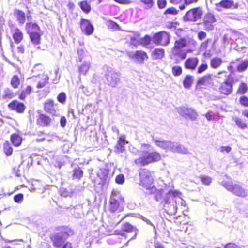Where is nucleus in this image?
<instances>
[{
  "label": "nucleus",
  "instance_id": "obj_29",
  "mask_svg": "<svg viewBox=\"0 0 248 248\" xmlns=\"http://www.w3.org/2000/svg\"><path fill=\"white\" fill-rule=\"evenodd\" d=\"M10 140L14 146L18 147L21 144L22 138L19 134L14 133L11 135Z\"/></svg>",
  "mask_w": 248,
  "mask_h": 248
},
{
  "label": "nucleus",
  "instance_id": "obj_47",
  "mask_svg": "<svg viewBox=\"0 0 248 248\" xmlns=\"http://www.w3.org/2000/svg\"><path fill=\"white\" fill-rule=\"evenodd\" d=\"M42 81H40L38 82V84L37 85V87L38 88H43L48 82L49 79V77L46 75H43L42 76Z\"/></svg>",
  "mask_w": 248,
  "mask_h": 248
},
{
  "label": "nucleus",
  "instance_id": "obj_37",
  "mask_svg": "<svg viewBox=\"0 0 248 248\" xmlns=\"http://www.w3.org/2000/svg\"><path fill=\"white\" fill-rule=\"evenodd\" d=\"M3 151L8 156H10L13 153V148L8 141H6L3 144Z\"/></svg>",
  "mask_w": 248,
  "mask_h": 248
},
{
  "label": "nucleus",
  "instance_id": "obj_2",
  "mask_svg": "<svg viewBox=\"0 0 248 248\" xmlns=\"http://www.w3.org/2000/svg\"><path fill=\"white\" fill-rule=\"evenodd\" d=\"M73 234V231L68 228H64L60 232L53 234L51 239L54 247L60 248L68 237Z\"/></svg>",
  "mask_w": 248,
  "mask_h": 248
},
{
  "label": "nucleus",
  "instance_id": "obj_23",
  "mask_svg": "<svg viewBox=\"0 0 248 248\" xmlns=\"http://www.w3.org/2000/svg\"><path fill=\"white\" fill-rule=\"evenodd\" d=\"M30 34L31 41L37 49H40L39 46L40 43L41 35L37 32L31 31L28 33Z\"/></svg>",
  "mask_w": 248,
  "mask_h": 248
},
{
  "label": "nucleus",
  "instance_id": "obj_53",
  "mask_svg": "<svg viewBox=\"0 0 248 248\" xmlns=\"http://www.w3.org/2000/svg\"><path fill=\"white\" fill-rule=\"evenodd\" d=\"M83 175V171L79 168L74 170L73 177L75 178L80 179Z\"/></svg>",
  "mask_w": 248,
  "mask_h": 248
},
{
  "label": "nucleus",
  "instance_id": "obj_7",
  "mask_svg": "<svg viewBox=\"0 0 248 248\" xmlns=\"http://www.w3.org/2000/svg\"><path fill=\"white\" fill-rule=\"evenodd\" d=\"M222 185L227 190L236 196L243 197L247 196L246 191L239 185H233L231 182H224L222 183Z\"/></svg>",
  "mask_w": 248,
  "mask_h": 248
},
{
  "label": "nucleus",
  "instance_id": "obj_11",
  "mask_svg": "<svg viewBox=\"0 0 248 248\" xmlns=\"http://www.w3.org/2000/svg\"><path fill=\"white\" fill-rule=\"evenodd\" d=\"M178 113L184 117L194 120L198 116L197 112L192 108H188L184 107L177 108Z\"/></svg>",
  "mask_w": 248,
  "mask_h": 248
},
{
  "label": "nucleus",
  "instance_id": "obj_55",
  "mask_svg": "<svg viewBox=\"0 0 248 248\" xmlns=\"http://www.w3.org/2000/svg\"><path fill=\"white\" fill-rule=\"evenodd\" d=\"M53 140L54 143H58L59 142H64L66 141V140L63 137H60L55 135H53Z\"/></svg>",
  "mask_w": 248,
  "mask_h": 248
},
{
  "label": "nucleus",
  "instance_id": "obj_6",
  "mask_svg": "<svg viewBox=\"0 0 248 248\" xmlns=\"http://www.w3.org/2000/svg\"><path fill=\"white\" fill-rule=\"evenodd\" d=\"M105 68L106 73L105 76L107 84L112 87H116L120 83V74L110 67Z\"/></svg>",
  "mask_w": 248,
  "mask_h": 248
},
{
  "label": "nucleus",
  "instance_id": "obj_3",
  "mask_svg": "<svg viewBox=\"0 0 248 248\" xmlns=\"http://www.w3.org/2000/svg\"><path fill=\"white\" fill-rule=\"evenodd\" d=\"M140 185L146 189H150L151 192L155 190V187L153 185V177L151 171L145 169L140 171Z\"/></svg>",
  "mask_w": 248,
  "mask_h": 248
},
{
  "label": "nucleus",
  "instance_id": "obj_52",
  "mask_svg": "<svg viewBox=\"0 0 248 248\" xmlns=\"http://www.w3.org/2000/svg\"><path fill=\"white\" fill-rule=\"evenodd\" d=\"M172 73L174 76H179L182 73V68L179 66H174L172 68Z\"/></svg>",
  "mask_w": 248,
  "mask_h": 248
},
{
  "label": "nucleus",
  "instance_id": "obj_46",
  "mask_svg": "<svg viewBox=\"0 0 248 248\" xmlns=\"http://www.w3.org/2000/svg\"><path fill=\"white\" fill-rule=\"evenodd\" d=\"M248 90L247 85L245 83H241L238 87L237 93L243 94L245 93Z\"/></svg>",
  "mask_w": 248,
  "mask_h": 248
},
{
  "label": "nucleus",
  "instance_id": "obj_63",
  "mask_svg": "<svg viewBox=\"0 0 248 248\" xmlns=\"http://www.w3.org/2000/svg\"><path fill=\"white\" fill-rule=\"evenodd\" d=\"M72 195V192L71 190L64 189L61 191V195L64 197L71 196Z\"/></svg>",
  "mask_w": 248,
  "mask_h": 248
},
{
  "label": "nucleus",
  "instance_id": "obj_38",
  "mask_svg": "<svg viewBox=\"0 0 248 248\" xmlns=\"http://www.w3.org/2000/svg\"><path fill=\"white\" fill-rule=\"evenodd\" d=\"M233 120L235 122L236 125L239 128L242 129H244L247 128V125L246 123L241 119L237 117H234L233 118Z\"/></svg>",
  "mask_w": 248,
  "mask_h": 248
},
{
  "label": "nucleus",
  "instance_id": "obj_49",
  "mask_svg": "<svg viewBox=\"0 0 248 248\" xmlns=\"http://www.w3.org/2000/svg\"><path fill=\"white\" fill-rule=\"evenodd\" d=\"M151 38L148 35H146L143 38H140V45L147 46L150 43Z\"/></svg>",
  "mask_w": 248,
  "mask_h": 248
},
{
  "label": "nucleus",
  "instance_id": "obj_51",
  "mask_svg": "<svg viewBox=\"0 0 248 248\" xmlns=\"http://www.w3.org/2000/svg\"><path fill=\"white\" fill-rule=\"evenodd\" d=\"M19 79L17 76H14L11 80V84L14 88H17L19 85Z\"/></svg>",
  "mask_w": 248,
  "mask_h": 248
},
{
  "label": "nucleus",
  "instance_id": "obj_56",
  "mask_svg": "<svg viewBox=\"0 0 248 248\" xmlns=\"http://www.w3.org/2000/svg\"><path fill=\"white\" fill-rule=\"evenodd\" d=\"M178 13V11L174 7H170L168 8L164 12V14H172L176 15Z\"/></svg>",
  "mask_w": 248,
  "mask_h": 248
},
{
  "label": "nucleus",
  "instance_id": "obj_61",
  "mask_svg": "<svg viewBox=\"0 0 248 248\" xmlns=\"http://www.w3.org/2000/svg\"><path fill=\"white\" fill-rule=\"evenodd\" d=\"M208 68V65L206 63H203L198 68L197 72L198 73H202L205 71Z\"/></svg>",
  "mask_w": 248,
  "mask_h": 248
},
{
  "label": "nucleus",
  "instance_id": "obj_21",
  "mask_svg": "<svg viewBox=\"0 0 248 248\" xmlns=\"http://www.w3.org/2000/svg\"><path fill=\"white\" fill-rule=\"evenodd\" d=\"M9 107L12 110H16L19 113L23 112L25 108V105L16 100H14L8 105Z\"/></svg>",
  "mask_w": 248,
  "mask_h": 248
},
{
  "label": "nucleus",
  "instance_id": "obj_50",
  "mask_svg": "<svg viewBox=\"0 0 248 248\" xmlns=\"http://www.w3.org/2000/svg\"><path fill=\"white\" fill-rule=\"evenodd\" d=\"M199 178L202 183L206 185H209L212 182L211 178L208 176L201 175Z\"/></svg>",
  "mask_w": 248,
  "mask_h": 248
},
{
  "label": "nucleus",
  "instance_id": "obj_44",
  "mask_svg": "<svg viewBox=\"0 0 248 248\" xmlns=\"http://www.w3.org/2000/svg\"><path fill=\"white\" fill-rule=\"evenodd\" d=\"M79 6L82 10L86 13H88L91 10V6L86 1L80 2Z\"/></svg>",
  "mask_w": 248,
  "mask_h": 248
},
{
  "label": "nucleus",
  "instance_id": "obj_64",
  "mask_svg": "<svg viewBox=\"0 0 248 248\" xmlns=\"http://www.w3.org/2000/svg\"><path fill=\"white\" fill-rule=\"evenodd\" d=\"M225 248H241L238 245L233 243H229L224 245Z\"/></svg>",
  "mask_w": 248,
  "mask_h": 248
},
{
  "label": "nucleus",
  "instance_id": "obj_16",
  "mask_svg": "<svg viewBox=\"0 0 248 248\" xmlns=\"http://www.w3.org/2000/svg\"><path fill=\"white\" fill-rule=\"evenodd\" d=\"M80 27L82 32L87 35H90L93 33L94 28L89 20L82 19L80 22Z\"/></svg>",
  "mask_w": 248,
  "mask_h": 248
},
{
  "label": "nucleus",
  "instance_id": "obj_27",
  "mask_svg": "<svg viewBox=\"0 0 248 248\" xmlns=\"http://www.w3.org/2000/svg\"><path fill=\"white\" fill-rule=\"evenodd\" d=\"M211 76V75H207L202 77L198 80L197 85L199 86H206L211 84L212 83V79Z\"/></svg>",
  "mask_w": 248,
  "mask_h": 248
},
{
  "label": "nucleus",
  "instance_id": "obj_32",
  "mask_svg": "<svg viewBox=\"0 0 248 248\" xmlns=\"http://www.w3.org/2000/svg\"><path fill=\"white\" fill-rule=\"evenodd\" d=\"M223 63L222 60L218 57L213 58L210 61V66L214 69L218 68Z\"/></svg>",
  "mask_w": 248,
  "mask_h": 248
},
{
  "label": "nucleus",
  "instance_id": "obj_15",
  "mask_svg": "<svg viewBox=\"0 0 248 248\" xmlns=\"http://www.w3.org/2000/svg\"><path fill=\"white\" fill-rule=\"evenodd\" d=\"M216 9L217 11L221 12L222 8L225 9H236L237 5L235 4L232 0H222L220 2L215 4Z\"/></svg>",
  "mask_w": 248,
  "mask_h": 248
},
{
  "label": "nucleus",
  "instance_id": "obj_30",
  "mask_svg": "<svg viewBox=\"0 0 248 248\" xmlns=\"http://www.w3.org/2000/svg\"><path fill=\"white\" fill-rule=\"evenodd\" d=\"M14 14L20 24H23L25 23L26 16L24 12L21 10L16 9L14 10Z\"/></svg>",
  "mask_w": 248,
  "mask_h": 248
},
{
  "label": "nucleus",
  "instance_id": "obj_45",
  "mask_svg": "<svg viewBox=\"0 0 248 248\" xmlns=\"http://www.w3.org/2000/svg\"><path fill=\"white\" fill-rule=\"evenodd\" d=\"M13 97V92L9 88H6L4 90L2 98L3 99H11Z\"/></svg>",
  "mask_w": 248,
  "mask_h": 248
},
{
  "label": "nucleus",
  "instance_id": "obj_8",
  "mask_svg": "<svg viewBox=\"0 0 248 248\" xmlns=\"http://www.w3.org/2000/svg\"><path fill=\"white\" fill-rule=\"evenodd\" d=\"M152 40L156 45L162 46H168L170 43V34L166 31H160L155 33Z\"/></svg>",
  "mask_w": 248,
  "mask_h": 248
},
{
  "label": "nucleus",
  "instance_id": "obj_28",
  "mask_svg": "<svg viewBox=\"0 0 248 248\" xmlns=\"http://www.w3.org/2000/svg\"><path fill=\"white\" fill-rule=\"evenodd\" d=\"M165 55V51L162 48H155L152 52V58L153 60L162 59Z\"/></svg>",
  "mask_w": 248,
  "mask_h": 248
},
{
  "label": "nucleus",
  "instance_id": "obj_58",
  "mask_svg": "<svg viewBox=\"0 0 248 248\" xmlns=\"http://www.w3.org/2000/svg\"><path fill=\"white\" fill-rule=\"evenodd\" d=\"M240 103L245 106H248V98L245 96H243L240 98L239 99Z\"/></svg>",
  "mask_w": 248,
  "mask_h": 248
},
{
  "label": "nucleus",
  "instance_id": "obj_48",
  "mask_svg": "<svg viewBox=\"0 0 248 248\" xmlns=\"http://www.w3.org/2000/svg\"><path fill=\"white\" fill-rule=\"evenodd\" d=\"M248 67V61L246 60L240 63L237 66V70L239 72L245 71Z\"/></svg>",
  "mask_w": 248,
  "mask_h": 248
},
{
  "label": "nucleus",
  "instance_id": "obj_39",
  "mask_svg": "<svg viewBox=\"0 0 248 248\" xmlns=\"http://www.w3.org/2000/svg\"><path fill=\"white\" fill-rule=\"evenodd\" d=\"M28 32L30 33L31 31L36 32L39 30V27L35 23H30L26 25Z\"/></svg>",
  "mask_w": 248,
  "mask_h": 248
},
{
  "label": "nucleus",
  "instance_id": "obj_33",
  "mask_svg": "<svg viewBox=\"0 0 248 248\" xmlns=\"http://www.w3.org/2000/svg\"><path fill=\"white\" fill-rule=\"evenodd\" d=\"M110 203L111 211L112 212H115L118 209L120 205L124 203V202L116 201L114 198H110Z\"/></svg>",
  "mask_w": 248,
  "mask_h": 248
},
{
  "label": "nucleus",
  "instance_id": "obj_40",
  "mask_svg": "<svg viewBox=\"0 0 248 248\" xmlns=\"http://www.w3.org/2000/svg\"><path fill=\"white\" fill-rule=\"evenodd\" d=\"M110 198H114L116 201L124 202V197L121 195L120 191L116 190H112Z\"/></svg>",
  "mask_w": 248,
  "mask_h": 248
},
{
  "label": "nucleus",
  "instance_id": "obj_20",
  "mask_svg": "<svg viewBox=\"0 0 248 248\" xmlns=\"http://www.w3.org/2000/svg\"><path fill=\"white\" fill-rule=\"evenodd\" d=\"M52 122V119L44 114H40L37 120V124L43 127L49 126Z\"/></svg>",
  "mask_w": 248,
  "mask_h": 248
},
{
  "label": "nucleus",
  "instance_id": "obj_24",
  "mask_svg": "<svg viewBox=\"0 0 248 248\" xmlns=\"http://www.w3.org/2000/svg\"><path fill=\"white\" fill-rule=\"evenodd\" d=\"M11 32L15 42L16 44L20 43L23 38V34L20 30L17 28H13Z\"/></svg>",
  "mask_w": 248,
  "mask_h": 248
},
{
  "label": "nucleus",
  "instance_id": "obj_60",
  "mask_svg": "<svg viewBox=\"0 0 248 248\" xmlns=\"http://www.w3.org/2000/svg\"><path fill=\"white\" fill-rule=\"evenodd\" d=\"M184 0L185 1V4L180 5L179 6V8L181 10H184L185 8V5H188L192 4L193 3H195L197 1V0Z\"/></svg>",
  "mask_w": 248,
  "mask_h": 248
},
{
  "label": "nucleus",
  "instance_id": "obj_43",
  "mask_svg": "<svg viewBox=\"0 0 248 248\" xmlns=\"http://www.w3.org/2000/svg\"><path fill=\"white\" fill-rule=\"evenodd\" d=\"M106 24L108 27V28L110 29H112L113 30H120V27L119 25L115 22L108 20H107L106 22Z\"/></svg>",
  "mask_w": 248,
  "mask_h": 248
},
{
  "label": "nucleus",
  "instance_id": "obj_31",
  "mask_svg": "<svg viewBox=\"0 0 248 248\" xmlns=\"http://www.w3.org/2000/svg\"><path fill=\"white\" fill-rule=\"evenodd\" d=\"M45 110L52 115H55L56 110L54 108V103L52 100H48L46 102L44 106Z\"/></svg>",
  "mask_w": 248,
  "mask_h": 248
},
{
  "label": "nucleus",
  "instance_id": "obj_57",
  "mask_svg": "<svg viewBox=\"0 0 248 248\" xmlns=\"http://www.w3.org/2000/svg\"><path fill=\"white\" fill-rule=\"evenodd\" d=\"M66 94L62 92L60 93L57 96L58 100L61 103H64L66 100Z\"/></svg>",
  "mask_w": 248,
  "mask_h": 248
},
{
  "label": "nucleus",
  "instance_id": "obj_9",
  "mask_svg": "<svg viewBox=\"0 0 248 248\" xmlns=\"http://www.w3.org/2000/svg\"><path fill=\"white\" fill-rule=\"evenodd\" d=\"M202 14L203 12L201 8H194L186 13L183 17V19L185 21L196 22L201 18Z\"/></svg>",
  "mask_w": 248,
  "mask_h": 248
},
{
  "label": "nucleus",
  "instance_id": "obj_42",
  "mask_svg": "<svg viewBox=\"0 0 248 248\" xmlns=\"http://www.w3.org/2000/svg\"><path fill=\"white\" fill-rule=\"evenodd\" d=\"M32 91L30 86H28L25 89H23L20 95V99L24 100L27 95H29Z\"/></svg>",
  "mask_w": 248,
  "mask_h": 248
},
{
  "label": "nucleus",
  "instance_id": "obj_19",
  "mask_svg": "<svg viewBox=\"0 0 248 248\" xmlns=\"http://www.w3.org/2000/svg\"><path fill=\"white\" fill-rule=\"evenodd\" d=\"M128 142L126 141L125 136H120L115 147V152L118 154L123 153L125 149L124 146Z\"/></svg>",
  "mask_w": 248,
  "mask_h": 248
},
{
  "label": "nucleus",
  "instance_id": "obj_12",
  "mask_svg": "<svg viewBox=\"0 0 248 248\" xmlns=\"http://www.w3.org/2000/svg\"><path fill=\"white\" fill-rule=\"evenodd\" d=\"M114 234V235L108 239L107 241L109 244H121L123 243V240H126L127 237V234L125 232H121L118 230L115 231Z\"/></svg>",
  "mask_w": 248,
  "mask_h": 248
},
{
  "label": "nucleus",
  "instance_id": "obj_41",
  "mask_svg": "<svg viewBox=\"0 0 248 248\" xmlns=\"http://www.w3.org/2000/svg\"><path fill=\"white\" fill-rule=\"evenodd\" d=\"M130 43L131 45L137 46L140 45V35L138 34H135L130 38Z\"/></svg>",
  "mask_w": 248,
  "mask_h": 248
},
{
  "label": "nucleus",
  "instance_id": "obj_54",
  "mask_svg": "<svg viewBox=\"0 0 248 248\" xmlns=\"http://www.w3.org/2000/svg\"><path fill=\"white\" fill-rule=\"evenodd\" d=\"M23 195L21 193H19L14 196V200L16 202L20 203L23 202Z\"/></svg>",
  "mask_w": 248,
  "mask_h": 248
},
{
  "label": "nucleus",
  "instance_id": "obj_34",
  "mask_svg": "<svg viewBox=\"0 0 248 248\" xmlns=\"http://www.w3.org/2000/svg\"><path fill=\"white\" fill-rule=\"evenodd\" d=\"M123 229L124 231L127 232H134V236H132L130 240L133 239L135 238L136 234H137V230L135 228L133 227L131 224L128 223H125L123 225Z\"/></svg>",
  "mask_w": 248,
  "mask_h": 248
},
{
  "label": "nucleus",
  "instance_id": "obj_26",
  "mask_svg": "<svg viewBox=\"0 0 248 248\" xmlns=\"http://www.w3.org/2000/svg\"><path fill=\"white\" fill-rule=\"evenodd\" d=\"M198 62L199 60L197 58H188L185 62V66L187 69L194 70L196 68Z\"/></svg>",
  "mask_w": 248,
  "mask_h": 248
},
{
  "label": "nucleus",
  "instance_id": "obj_59",
  "mask_svg": "<svg viewBox=\"0 0 248 248\" xmlns=\"http://www.w3.org/2000/svg\"><path fill=\"white\" fill-rule=\"evenodd\" d=\"M115 182L118 184H123L124 182V177L123 174L117 175L115 178Z\"/></svg>",
  "mask_w": 248,
  "mask_h": 248
},
{
  "label": "nucleus",
  "instance_id": "obj_4",
  "mask_svg": "<svg viewBox=\"0 0 248 248\" xmlns=\"http://www.w3.org/2000/svg\"><path fill=\"white\" fill-rule=\"evenodd\" d=\"M78 58L83 63L79 66V72L80 74L86 75L91 66V57L87 51L83 49L78 50Z\"/></svg>",
  "mask_w": 248,
  "mask_h": 248
},
{
  "label": "nucleus",
  "instance_id": "obj_22",
  "mask_svg": "<svg viewBox=\"0 0 248 248\" xmlns=\"http://www.w3.org/2000/svg\"><path fill=\"white\" fill-rule=\"evenodd\" d=\"M153 141L155 143V145L157 147L166 150V151H169L170 141L159 139L157 138H153Z\"/></svg>",
  "mask_w": 248,
  "mask_h": 248
},
{
  "label": "nucleus",
  "instance_id": "obj_13",
  "mask_svg": "<svg viewBox=\"0 0 248 248\" xmlns=\"http://www.w3.org/2000/svg\"><path fill=\"white\" fill-rule=\"evenodd\" d=\"M218 91L220 93L226 96L231 94L233 91L232 82L229 79H227L222 82L218 88Z\"/></svg>",
  "mask_w": 248,
  "mask_h": 248
},
{
  "label": "nucleus",
  "instance_id": "obj_14",
  "mask_svg": "<svg viewBox=\"0 0 248 248\" xmlns=\"http://www.w3.org/2000/svg\"><path fill=\"white\" fill-rule=\"evenodd\" d=\"M171 52L170 58L171 59H174L176 63H179L181 60L185 59L186 57V51L175 46L172 48Z\"/></svg>",
  "mask_w": 248,
  "mask_h": 248
},
{
  "label": "nucleus",
  "instance_id": "obj_1",
  "mask_svg": "<svg viewBox=\"0 0 248 248\" xmlns=\"http://www.w3.org/2000/svg\"><path fill=\"white\" fill-rule=\"evenodd\" d=\"M152 146L149 144L142 143L141 144L140 151H137L140 153V156L136 159L135 163L139 166H144L161 159L160 154L156 151H152Z\"/></svg>",
  "mask_w": 248,
  "mask_h": 248
},
{
  "label": "nucleus",
  "instance_id": "obj_35",
  "mask_svg": "<svg viewBox=\"0 0 248 248\" xmlns=\"http://www.w3.org/2000/svg\"><path fill=\"white\" fill-rule=\"evenodd\" d=\"M187 44V41L185 38H180L175 41L174 46L177 48L182 49L186 47Z\"/></svg>",
  "mask_w": 248,
  "mask_h": 248
},
{
  "label": "nucleus",
  "instance_id": "obj_18",
  "mask_svg": "<svg viewBox=\"0 0 248 248\" xmlns=\"http://www.w3.org/2000/svg\"><path fill=\"white\" fill-rule=\"evenodd\" d=\"M169 151L173 152L186 154L188 153V150L183 146L176 142L170 141Z\"/></svg>",
  "mask_w": 248,
  "mask_h": 248
},
{
  "label": "nucleus",
  "instance_id": "obj_5",
  "mask_svg": "<svg viewBox=\"0 0 248 248\" xmlns=\"http://www.w3.org/2000/svg\"><path fill=\"white\" fill-rule=\"evenodd\" d=\"M168 191L167 189H161L159 191L160 193V198H162L165 202L164 207L169 208L170 214H174L176 213L177 210L176 200L172 198L171 196L168 195Z\"/></svg>",
  "mask_w": 248,
  "mask_h": 248
},
{
  "label": "nucleus",
  "instance_id": "obj_17",
  "mask_svg": "<svg viewBox=\"0 0 248 248\" xmlns=\"http://www.w3.org/2000/svg\"><path fill=\"white\" fill-rule=\"evenodd\" d=\"M216 22V19L213 14L211 13L207 14L203 19V25L205 29L208 31H211L214 28L213 23Z\"/></svg>",
  "mask_w": 248,
  "mask_h": 248
},
{
  "label": "nucleus",
  "instance_id": "obj_36",
  "mask_svg": "<svg viewBox=\"0 0 248 248\" xmlns=\"http://www.w3.org/2000/svg\"><path fill=\"white\" fill-rule=\"evenodd\" d=\"M193 77L189 75H186L183 81V85L185 88L189 89L193 83Z\"/></svg>",
  "mask_w": 248,
  "mask_h": 248
},
{
  "label": "nucleus",
  "instance_id": "obj_62",
  "mask_svg": "<svg viewBox=\"0 0 248 248\" xmlns=\"http://www.w3.org/2000/svg\"><path fill=\"white\" fill-rule=\"evenodd\" d=\"M167 5V1L166 0H158L157 5L159 8L163 9Z\"/></svg>",
  "mask_w": 248,
  "mask_h": 248
},
{
  "label": "nucleus",
  "instance_id": "obj_25",
  "mask_svg": "<svg viewBox=\"0 0 248 248\" xmlns=\"http://www.w3.org/2000/svg\"><path fill=\"white\" fill-rule=\"evenodd\" d=\"M168 195L171 196L172 198H174L177 202H180L181 205L185 206V202L181 198V193L177 190H169L167 193Z\"/></svg>",
  "mask_w": 248,
  "mask_h": 248
},
{
  "label": "nucleus",
  "instance_id": "obj_10",
  "mask_svg": "<svg viewBox=\"0 0 248 248\" xmlns=\"http://www.w3.org/2000/svg\"><path fill=\"white\" fill-rule=\"evenodd\" d=\"M127 56L134 60L136 62L139 64H143L144 61L148 59L147 54L142 50H137L136 51H128L127 52Z\"/></svg>",
  "mask_w": 248,
  "mask_h": 248
}]
</instances>
